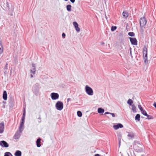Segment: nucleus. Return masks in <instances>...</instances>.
Segmentation results:
<instances>
[{
    "label": "nucleus",
    "instance_id": "nucleus-29",
    "mask_svg": "<svg viewBox=\"0 0 156 156\" xmlns=\"http://www.w3.org/2000/svg\"><path fill=\"white\" fill-rule=\"evenodd\" d=\"M77 115L79 117H81L82 116V113L80 111H77Z\"/></svg>",
    "mask_w": 156,
    "mask_h": 156
},
{
    "label": "nucleus",
    "instance_id": "nucleus-26",
    "mask_svg": "<svg viewBox=\"0 0 156 156\" xmlns=\"http://www.w3.org/2000/svg\"><path fill=\"white\" fill-rule=\"evenodd\" d=\"M141 113L144 115L146 116L147 115V114L146 112V111L144 109H143L141 110L140 111Z\"/></svg>",
    "mask_w": 156,
    "mask_h": 156
},
{
    "label": "nucleus",
    "instance_id": "nucleus-10",
    "mask_svg": "<svg viewBox=\"0 0 156 156\" xmlns=\"http://www.w3.org/2000/svg\"><path fill=\"white\" fill-rule=\"evenodd\" d=\"M130 40L132 44H133L134 45H137V40L134 37H130Z\"/></svg>",
    "mask_w": 156,
    "mask_h": 156
},
{
    "label": "nucleus",
    "instance_id": "nucleus-4",
    "mask_svg": "<svg viewBox=\"0 0 156 156\" xmlns=\"http://www.w3.org/2000/svg\"><path fill=\"white\" fill-rule=\"evenodd\" d=\"M50 96L52 99L54 100L58 99L59 97L58 94L55 93H51Z\"/></svg>",
    "mask_w": 156,
    "mask_h": 156
},
{
    "label": "nucleus",
    "instance_id": "nucleus-14",
    "mask_svg": "<svg viewBox=\"0 0 156 156\" xmlns=\"http://www.w3.org/2000/svg\"><path fill=\"white\" fill-rule=\"evenodd\" d=\"M123 127V125L120 123H119L117 125H114L113 126L114 128L115 129H117L119 128H122Z\"/></svg>",
    "mask_w": 156,
    "mask_h": 156
},
{
    "label": "nucleus",
    "instance_id": "nucleus-1",
    "mask_svg": "<svg viewBox=\"0 0 156 156\" xmlns=\"http://www.w3.org/2000/svg\"><path fill=\"white\" fill-rule=\"evenodd\" d=\"M147 48L146 46H144L143 48V52L144 62L145 63H147Z\"/></svg>",
    "mask_w": 156,
    "mask_h": 156
},
{
    "label": "nucleus",
    "instance_id": "nucleus-28",
    "mask_svg": "<svg viewBox=\"0 0 156 156\" xmlns=\"http://www.w3.org/2000/svg\"><path fill=\"white\" fill-rule=\"evenodd\" d=\"M118 137V140L120 139V140H121V138L122 136V134L121 133H118L117 135Z\"/></svg>",
    "mask_w": 156,
    "mask_h": 156
},
{
    "label": "nucleus",
    "instance_id": "nucleus-6",
    "mask_svg": "<svg viewBox=\"0 0 156 156\" xmlns=\"http://www.w3.org/2000/svg\"><path fill=\"white\" fill-rule=\"evenodd\" d=\"M22 131H20V130L17 131L14 136V138L15 139H18L19 138L21 134Z\"/></svg>",
    "mask_w": 156,
    "mask_h": 156
},
{
    "label": "nucleus",
    "instance_id": "nucleus-3",
    "mask_svg": "<svg viewBox=\"0 0 156 156\" xmlns=\"http://www.w3.org/2000/svg\"><path fill=\"white\" fill-rule=\"evenodd\" d=\"M55 107L58 110H61L63 108V103L61 101H57L55 104Z\"/></svg>",
    "mask_w": 156,
    "mask_h": 156
},
{
    "label": "nucleus",
    "instance_id": "nucleus-36",
    "mask_svg": "<svg viewBox=\"0 0 156 156\" xmlns=\"http://www.w3.org/2000/svg\"><path fill=\"white\" fill-rule=\"evenodd\" d=\"M110 114H111L113 117H115V115L113 113H111Z\"/></svg>",
    "mask_w": 156,
    "mask_h": 156
},
{
    "label": "nucleus",
    "instance_id": "nucleus-46",
    "mask_svg": "<svg viewBox=\"0 0 156 156\" xmlns=\"http://www.w3.org/2000/svg\"><path fill=\"white\" fill-rule=\"evenodd\" d=\"M104 43H102V44H104Z\"/></svg>",
    "mask_w": 156,
    "mask_h": 156
},
{
    "label": "nucleus",
    "instance_id": "nucleus-7",
    "mask_svg": "<svg viewBox=\"0 0 156 156\" xmlns=\"http://www.w3.org/2000/svg\"><path fill=\"white\" fill-rule=\"evenodd\" d=\"M73 25L74 26L77 32H79L80 31V29L79 27V25L78 23L76 22H73Z\"/></svg>",
    "mask_w": 156,
    "mask_h": 156
},
{
    "label": "nucleus",
    "instance_id": "nucleus-2",
    "mask_svg": "<svg viewBox=\"0 0 156 156\" xmlns=\"http://www.w3.org/2000/svg\"><path fill=\"white\" fill-rule=\"evenodd\" d=\"M85 90L86 93L88 95L91 96L93 95L94 93L92 89L88 86H85Z\"/></svg>",
    "mask_w": 156,
    "mask_h": 156
},
{
    "label": "nucleus",
    "instance_id": "nucleus-11",
    "mask_svg": "<svg viewBox=\"0 0 156 156\" xmlns=\"http://www.w3.org/2000/svg\"><path fill=\"white\" fill-rule=\"evenodd\" d=\"M4 129V122L0 123V133H2Z\"/></svg>",
    "mask_w": 156,
    "mask_h": 156
},
{
    "label": "nucleus",
    "instance_id": "nucleus-37",
    "mask_svg": "<svg viewBox=\"0 0 156 156\" xmlns=\"http://www.w3.org/2000/svg\"><path fill=\"white\" fill-rule=\"evenodd\" d=\"M71 100V99L70 98H68L67 100V102H68L69 101Z\"/></svg>",
    "mask_w": 156,
    "mask_h": 156
},
{
    "label": "nucleus",
    "instance_id": "nucleus-24",
    "mask_svg": "<svg viewBox=\"0 0 156 156\" xmlns=\"http://www.w3.org/2000/svg\"><path fill=\"white\" fill-rule=\"evenodd\" d=\"M71 6L70 5H67L66 6V9L68 11L70 12L71 11Z\"/></svg>",
    "mask_w": 156,
    "mask_h": 156
},
{
    "label": "nucleus",
    "instance_id": "nucleus-33",
    "mask_svg": "<svg viewBox=\"0 0 156 156\" xmlns=\"http://www.w3.org/2000/svg\"><path fill=\"white\" fill-rule=\"evenodd\" d=\"M138 107L140 111L143 109L140 105H138Z\"/></svg>",
    "mask_w": 156,
    "mask_h": 156
},
{
    "label": "nucleus",
    "instance_id": "nucleus-13",
    "mask_svg": "<svg viewBox=\"0 0 156 156\" xmlns=\"http://www.w3.org/2000/svg\"><path fill=\"white\" fill-rule=\"evenodd\" d=\"M24 122L25 121H21L19 127V130H20V131H22L23 130Z\"/></svg>",
    "mask_w": 156,
    "mask_h": 156
},
{
    "label": "nucleus",
    "instance_id": "nucleus-39",
    "mask_svg": "<svg viewBox=\"0 0 156 156\" xmlns=\"http://www.w3.org/2000/svg\"><path fill=\"white\" fill-rule=\"evenodd\" d=\"M129 51H130V54L131 55L132 54H131V48H129Z\"/></svg>",
    "mask_w": 156,
    "mask_h": 156
},
{
    "label": "nucleus",
    "instance_id": "nucleus-40",
    "mask_svg": "<svg viewBox=\"0 0 156 156\" xmlns=\"http://www.w3.org/2000/svg\"><path fill=\"white\" fill-rule=\"evenodd\" d=\"M70 1L72 3H74L75 1V0H70Z\"/></svg>",
    "mask_w": 156,
    "mask_h": 156
},
{
    "label": "nucleus",
    "instance_id": "nucleus-44",
    "mask_svg": "<svg viewBox=\"0 0 156 156\" xmlns=\"http://www.w3.org/2000/svg\"><path fill=\"white\" fill-rule=\"evenodd\" d=\"M124 40H122V42H124Z\"/></svg>",
    "mask_w": 156,
    "mask_h": 156
},
{
    "label": "nucleus",
    "instance_id": "nucleus-20",
    "mask_svg": "<svg viewBox=\"0 0 156 156\" xmlns=\"http://www.w3.org/2000/svg\"><path fill=\"white\" fill-rule=\"evenodd\" d=\"M98 112L99 113H103L104 112V110L101 108H99L98 109Z\"/></svg>",
    "mask_w": 156,
    "mask_h": 156
},
{
    "label": "nucleus",
    "instance_id": "nucleus-32",
    "mask_svg": "<svg viewBox=\"0 0 156 156\" xmlns=\"http://www.w3.org/2000/svg\"><path fill=\"white\" fill-rule=\"evenodd\" d=\"M146 116H147V119H151L152 118L151 116L148 115L147 114V115H146Z\"/></svg>",
    "mask_w": 156,
    "mask_h": 156
},
{
    "label": "nucleus",
    "instance_id": "nucleus-41",
    "mask_svg": "<svg viewBox=\"0 0 156 156\" xmlns=\"http://www.w3.org/2000/svg\"><path fill=\"white\" fill-rule=\"evenodd\" d=\"M153 105L156 108V103H154L153 104Z\"/></svg>",
    "mask_w": 156,
    "mask_h": 156
},
{
    "label": "nucleus",
    "instance_id": "nucleus-18",
    "mask_svg": "<svg viewBox=\"0 0 156 156\" xmlns=\"http://www.w3.org/2000/svg\"><path fill=\"white\" fill-rule=\"evenodd\" d=\"M131 109L132 110L133 112L134 113L136 112V108L134 105H131Z\"/></svg>",
    "mask_w": 156,
    "mask_h": 156
},
{
    "label": "nucleus",
    "instance_id": "nucleus-19",
    "mask_svg": "<svg viewBox=\"0 0 156 156\" xmlns=\"http://www.w3.org/2000/svg\"><path fill=\"white\" fill-rule=\"evenodd\" d=\"M41 140L40 138H38L37 139L36 141L37 145L38 147H40L41 146V145L40 143Z\"/></svg>",
    "mask_w": 156,
    "mask_h": 156
},
{
    "label": "nucleus",
    "instance_id": "nucleus-21",
    "mask_svg": "<svg viewBox=\"0 0 156 156\" xmlns=\"http://www.w3.org/2000/svg\"><path fill=\"white\" fill-rule=\"evenodd\" d=\"M25 114H26V112H25V110L24 109L23 112V116L21 120V121H25Z\"/></svg>",
    "mask_w": 156,
    "mask_h": 156
},
{
    "label": "nucleus",
    "instance_id": "nucleus-30",
    "mask_svg": "<svg viewBox=\"0 0 156 156\" xmlns=\"http://www.w3.org/2000/svg\"><path fill=\"white\" fill-rule=\"evenodd\" d=\"M128 35L130 36H133L134 35V34L133 32H130L128 33Z\"/></svg>",
    "mask_w": 156,
    "mask_h": 156
},
{
    "label": "nucleus",
    "instance_id": "nucleus-27",
    "mask_svg": "<svg viewBox=\"0 0 156 156\" xmlns=\"http://www.w3.org/2000/svg\"><path fill=\"white\" fill-rule=\"evenodd\" d=\"M4 156H12V155L10 153L6 152L5 153Z\"/></svg>",
    "mask_w": 156,
    "mask_h": 156
},
{
    "label": "nucleus",
    "instance_id": "nucleus-31",
    "mask_svg": "<svg viewBox=\"0 0 156 156\" xmlns=\"http://www.w3.org/2000/svg\"><path fill=\"white\" fill-rule=\"evenodd\" d=\"M116 26H112L111 27V30L112 31H114L116 29Z\"/></svg>",
    "mask_w": 156,
    "mask_h": 156
},
{
    "label": "nucleus",
    "instance_id": "nucleus-35",
    "mask_svg": "<svg viewBox=\"0 0 156 156\" xmlns=\"http://www.w3.org/2000/svg\"><path fill=\"white\" fill-rule=\"evenodd\" d=\"M62 36L64 38L66 36L65 34L64 33H62Z\"/></svg>",
    "mask_w": 156,
    "mask_h": 156
},
{
    "label": "nucleus",
    "instance_id": "nucleus-16",
    "mask_svg": "<svg viewBox=\"0 0 156 156\" xmlns=\"http://www.w3.org/2000/svg\"><path fill=\"white\" fill-rule=\"evenodd\" d=\"M3 99L5 100H6L7 99V92L6 91H4L3 92Z\"/></svg>",
    "mask_w": 156,
    "mask_h": 156
},
{
    "label": "nucleus",
    "instance_id": "nucleus-22",
    "mask_svg": "<svg viewBox=\"0 0 156 156\" xmlns=\"http://www.w3.org/2000/svg\"><path fill=\"white\" fill-rule=\"evenodd\" d=\"M127 103L129 105H132L133 103V101L131 99H129L127 101Z\"/></svg>",
    "mask_w": 156,
    "mask_h": 156
},
{
    "label": "nucleus",
    "instance_id": "nucleus-9",
    "mask_svg": "<svg viewBox=\"0 0 156 156\" xmlns=\"http://www.w3.org/2000/svg\"><path fill=\"white\" fill-rule=\"evenodd\" d=\"M36 70L35 65L34 63H32V67L30 69V73L34 74H35Z\"/></svg>",
    "mask_w": 156,
    "mask_h": 156
},
{
    "label": "nucleus",
    "instance_id": "nucleus-34",
    "mask_svg": "<svg viewBox=\"0 0 156 156\" xmlns=\"http://www.w3.org/2000/svg\"><path fill=\"white\" fill-rule=\"evenodd\" d=\"M121 142V140H120V139H119V147L120 146Z\"/></svg>",
    "mask_w": 156,
    "mask_h": 156
},
{
    "label": "nucleus",
    "instance_id": "nucleus-8",
    "mask_svg": "<svg viewBox=\"0 0 156 156\" xmlns=\"http://www.w3.org/2000/svg\"><path fill=\"white\" fill-rule=\"evenodd\" d=\"M0 145L2 147H8L9 146V144L5 141L3 140L0 141Z\"/></svg>",
    "mask_w": 156,
    "mask_h": 156
},
{
    "label": "nucleus",
    "instance_id": "nucleus-12",
    "mask_svg": "<svg viewBox=\"0 0 156 156\" xmlns=\"http://www.w3.org/2000/svg\"><path fill=\"white\" fill-rule=\"evenodd\" d=\"M128 133L127 135V136L128 137V138L129 139H132L134 137V133L132 132H126Z\"/></svg>",
    "mask_w": 156,
    "mask_h": 156
},
{
    "label": "nucleus",
    "instance_id": "nucleus-23",
    "mask_svg": "<svg viewBox=\"0 0 156 156\" xmlns=\"http://www.w3.org/2000/svg\"><path fill=\"white\" fill-rule=\"evenodd\" d=\"M122 15L123 16L126 18H127L128 16V13L126 12H123L122 13Z\"/></svg>",
    "mask_w": 156,
    "mask_h": 156
},
{
    "label": "nucleus",
    "instance_id": "nucleus-5",
    "mask_svg": "<svg viewBox=\"0 0 156 156\" xmlns=\"http://www.w3.org/2000/svg\"><path fill=\"white\" fill-rule=\"evenodd\" d=\"M147 23V21L144 17L141 18L140 20V26L142 27L145 26Z\"/></svg>",
    "mask_w": 156,
    "mask_h": 156
},
{
    "label": "nucleus",
    "instance_id": "nucleus-42",
    "mask_svg": "<svg viewBox=\"0 0 156 156\" xmlns=\"http://www.w3.org/2000/svg\"><path fill=\"white\" fill-rule=\"evenodd\" d=\"M94 156H100V155L98 154H96Z\"/></svg>",
    "mask_w": 156,
    "mask_h": 156
},
{
    "label": "nucleus",
    "instance_id": "nucleus-25",
    "mask_svg": "<svg viewBox=\"0 0 156 156\" xmlns=\"http://www.w3.org/2000/svg\"><path fill=\"white\" fill-rule=\"evenodd\" d=\"M140 115L139 114H137L135 116V119L136 120L138 121L140 120Z\"/></svg>",
    "mask_w": 156,
    "mask_h": 156
},
{
    "label": "nucleus",
    "instance_id": "nucleus-43",
    "mask_svg": "<svg viewBox=\"0 0 156 156\" xmlns=\"http://www.w3.org/2000/svg\"><path fill=\"white\" fill-rule=\"evenodd\" d=\"M30 76L31 77V78H32V77H33V75H32V74H30Z\"/></svg>",
    "mask_w": 156,
    "mask_h": 156
},
{
    "label": "nucleus",
    "instance_id": "nucleus-15",
    "mask_svg": "<svg viewBox=\"0 0 156 156\" xmlns=\"http://www.w3.org/2000/svg\"><path fill=\"white\" fill-rule=\"evenodd\" d=\"M14 155L15 156H21L22 153L21 151L18 150L16 151Z\"/></svg>",
    "mask_w": 156,
    "mask_h": 156
},
{
    "label": "nucleus",
    "instance_id": "nucleus-45",
    "mask_svg": "<svg viewBox=\"0 0 156 156\" xmlns=\"http://www.w3.org/2000/svg\"><path fill=\"white\" fill-rule=\"evenodd\" d=\"M104 43H102V44H104Z\"/></svg>",
    "mask_w": 156,
    "mask_h": 156
},
{
    "label": "nucleus",
    "instance_id": "nucleus-17",
    "mask_svg": "<svg viewBox=\"0 0 156 156\" xmlns=\"http://www.w3.org/2000/svg\"><path fill=\"white\" fill-rule=\"evenodd\" d=\"M3 51V47L1 41L0 42V55L2 53Z\"/></svg>",
    "mask_w": 156,
    "mask_h": 156
},
{
    "label": "nucleus",
    "instance_id": "nucleus-38",
    "mask_svg": "<svg viewBox=\"0 0 156 156\" xmlns=\"http://www.w3.org/2000/svg\"><path fill=\"white\" fill-rule=\"evenodd\" d=\"M110 114V113L108 112H106L105 113V115H107V114Z\"/></svg>",
    "mask_w": 156,
    "mask_h": 156
}]
</instances>
